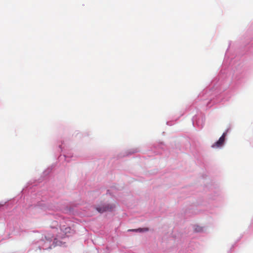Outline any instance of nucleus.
<instances>
[{"instance_id": "1", "label": "nucleus", "mask_w": 253, "mask_h": 253, "mask_svg": "<svg viewBox=\"0 0 253 253\" xmlns=\"http://www.w3.org/2000/svg\"><path fill=\"white\" fill-rule=\"evenodd\" d=\"M115 208V206L112 205H104L96 208V210L100 213H103L106 211H112Z\"/></svg>"}, {"instance_id": "3", "label": "nucleus", "mask_w": 253, "mask_h": 253, "mask_svg": "<svg viewBox=\"0 0 253 253\" xmlns=\"http://www.w3.org/2000/svg\"><path fill=\"white\" fill-rule=\"evenodd\" d=\"M61 230L63 232L65 235H66L68 233H70L71 231V228L69 227H65L63 226Z\"/></svg>"}, {"instance_id": "4", "label": "nucleus", "mask_w": 253, "mask_h": 253, "mask_svg": "<svg viewBox=\"0 0 253 253\" xmlns=\"http://www.w3.org/2000/svg\"><path fill=\"white\" fill-rule=\"evenodd\" d=\"M149 230V229L148 228H138L136 229H130L128 230L129 231H135V232H146Z\"/></svg>"}, {"instance_id": "2", "label": "nucleus", "mask_w": 253, "mask_h": 253, "mask_svg": "<svg viewBox=\"0 0 253 253\" xmlns=\"http://www.w3.org/2000/svg\"><path fill=\"white\" fill-rule=\"evenodd\" d=\"M226 134V133L225 132L223 133L221 136L219 138V140L214 143L211 147L212 148H219L221 147L224 144Z\"/></svg>"}]
</instances>
